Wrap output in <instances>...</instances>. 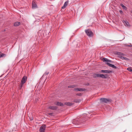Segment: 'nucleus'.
Segmentation results:
<instances>
[{
    "label": "nucleus",
    "mask_w": 132,
    "mask_h": 132,
    "mask_svg": "<svg viewBox=\"0 0 132 132\" xmlns=\"http://www.w3.org/2000/svg\"><path fill=\"white\" fill-rule=\"evenodd\" d=\"M101 74H95L94 75V77L96 78V77H101Z\"/></svg>",
    "instance_id": "nucleus-15"
},
{
    "label": "nucleus",
    "mask_w": 132,
    "mask_h": 132,
    "mask_svg": "<svg viewBox=\"0 0 132 132\" xmlns=\"http://www.w3.org/2000/svg\"><path fill=\"white\" fill-rule=\"evenodd\" d=\"M102 60L103 61V62H111V61L110 60H108V59H107L106 58H103V59H102Z\"/></svg>",
    "instance_id": "nucleus-12"
},
{
    "label": "nucleus",
    "mask_w": 132,
    "mask_h": 132,
    "mask_svg": "<svg viewBox=\"0 0 132 132\" xmlns=\"http://www.w3.org/2000/svg\"><path fill=\"white\" fill-rule=\"evenodd\" d=\"M85 31L87 35L89 37H92L93 36V33L90 29L85 30Z\"/></svg>",
    "instance_id": "nucleus-1"
},
{
    "label": "nucleus",
    "mask_w": 132,
    "mask_h": 132,
    "mask_svg": "<svg viewBox=\"0 0 132 132\" xmlns=\"http://www.w3.org/2000/svg\"><path fill=\"white\" fill-rule=\"evenodd\" d=\"M115 53L116 54H117L118 55H120V56H124L125 55L124 54H123V53H121L120 52H115Z\"/></svg>",
    "instance_id": "nucleus-10"
},
{
    "label": "nucleus",
    "mask_w": 132,
    "mask_h": 132,
    "mask_svg": "<svg viewBox=\"0 0 132 132\" xmlns=\"http://www.w3.org/2000/svg\"><path fill=\"white\" fill-rule=\"evenodd\" d=\"M27 78L26 76H24L22 78V80L21 81V82L22 84H24L26 81L27 80Z\"/></svg>",
    "instance_id": "nucleus-4"
},
{
    "label": "nucleus",
    "mask_w": 132,
    "mask_h": 132,
    "mask_svg": "<svg viewBox=\"0 0 132 132\" xmlns=\"http://www.w3.org/2000/svg\"><path fill=\"white\" fill-rule=\"evenodd\" d=\"M5 54L3 53H2L0 54V58L2 57L5 56Z\"/></svg>",
    "instance_id": "nucleus-23"
},
{
    "label": "nucleus",
    "mask_w": 132,
    "mask_h": 132,
    "mask_svg": "<svg viewBox=\"0 0 132 132\" xmlns=\"http://www.w3.org/2000/svg\"><path fill=\"white\" fill-rule=\"evenodd\" d=\"M65 105H66L68 106H71L73 105V104L72 103L69 102L65 103Z\"/></svg>",
    "instance_id": "nucleus-14"
},
{
    "label": "nucleus",
    "mask_w": 132,
    "mask_h": 132,
    "mask_svg": "<svg viewBox=\"0 0 132 132\" xmlns=\"http://www.w3.org/2000/svg\"><path fill=\"white\" fill-rule=\"evenodd\" d=\"M129 71L132 72V69H131V68H129L127 69Z\"/></svg>",
    "instance_id": "nucleus-22"
},
{
    "label": "nucleus",
    "mask_w": 132,
    "mask_h": 132,
    "mask_svg": "<svg viewBox=\"0 0 132 132\" xmlns=\"http://www.w3.org/2000/svg\"><path fill=\"white\" fill-rule=\"evenodd\" d=\"M112 71H111L107 70H102L100 72H101L107 73H110Z\"/></svg>",
    "instance_id": "nucleus-6"
},
{
    "label": "nucleus",
    "mask_w": 132,
    "mask_h": 132,
    "mask_svg": "<svg viewBox=\"0 0 132 132\" xmlns=\"http://www.w3.org/2000/svg\"><path fill=\"white\" fill-rule=\"evenodd\" d=\"M33 120V119H32H32H30V120Z\"/></svg>",
    "instance_id": "nucleus-29"
},
{
    "label": "nucleus",
    "mask_w": 132,
    "mask_h": 132,
    "mask_svg": "<svg viewBox=\"0 0 132 132\" xmlns=\"http://www.w3.org/2000/svg\"><path fill=\"white\" fill-rule=\"evenodd\" d=\"M37 6L36 3L34 2H33L32 3V8H36Z\"/></svg>",
    "instance_id": "nucleus-9"
},
{
    "label": "nucleus",
    "mask_w": 132,
    "mask_h": 132,
    "mask_svg": "<svg viewBox=\"0 0 132 132\" xmlns=\"http://www.w3.org/2000/svg\"><path fill=\"white\" fill-rule=\"evenodd\" d=\"M20 24V23L19 22H16L14 24V26H17L19 25Z\"/></svg>",
    "instance_id": "nucleus-16"
},
{
    "label": "nucleus",
    "mask_w": 132,
    "mask_h": 132,
    "mask_svg": "<svg viewBox=\"0 0 132 132\" xmlns=\"http://www.w3.org/2000/svg\"><path fill=\"white\" fill-rule=\"evenodd\" d=\"M46 127V126L45 125L43 124L40 127L39 129L40 132H45V130Z\"/></svg>",
    "instance_id": "nucleus-3"
},
{
    "label": "nucleus",
    "mask_w": 132,
    "mask_h": 132,
    "mask_svg": "<svg viewBox=\"0 0 132 132\" xmlns=\"http://www.w3.org/2000/svg\"><path fill=\"white\" fill-rule=\"evenodd\" d=\"M68 87L69 88H71V87H73V86H68Z\"/></svg>",
    "instance_id": "nucleus-28"
},
{
    "label": "nucleus",
    "mask_w": 132,
    "mask_h": 132,
    "mask_svg": "<svg viewBox=\"0 0 132 132\" xmlns=\"http://www.w3.org/2000/svg\"><path fill=\"white\" fill-rule=\"evenodd\" d=\"M75 89L76 91H83L85 90V89L82 88H77Z\"/></svg>",
    "instance_id": "nucleus-11"
},
{
    "label": "nucleus",
    "mask_w": 132,
    "mask_h": 132,
    "mask_svg": "<svg viewBox=\"0 0 132 132\" xmlns=\"http://www.w3.org/2000/svg\"><path fill=\"white\" fill-rule=\"evenodd\" d=\"M48 108L53 110H56L57 109V107L56 106H50L48 107Z\"/></svg>",
    "instance_id": "nucleus-8"
},
{
    "label": "nucleus",
    "mask_w": 132,
    "mask_h": 132,
    "mask_svg": "<svg viewBox=\"0 0 132 132\" xmlns=\"http://www.w3.org/2000/svg\"><path fill=\"white\" fill-rule=\"evenodd\" d=\"M56 105H60L61 106H62L63 105V104L62 103L59 102H57Z\"/></svg>",
    "instance_id": "nucleus-18"
},
{
    "label": "nucleus",
    "mask_w": 132,
    "mask_h": 132,
    "mask_svg": "<svg viewBox=\"0 0 132 132\" xmlns=\"http://www.w3.org/2000/svg\"><path fill=\"white\" fill-rule=\"evenodd\" d=\"M101 77L103 78H107V77L103 74H101Z\"/></svg>",
    "instance_id": "nucleus-21"
},
{
    "label": "nucleus",
    "mask_w": 132,
    "mask_h": 132,
    "mask_svg": "<svg viewBox=\"0 0 132 132\" xmlns=\"http://www.w3.org/2000/svg\"><path fill=\"white\" fill-rule=\"evenodd\" d=\"M81 101V100L80 99H75L74 101V102L76 103H79Z\"/></svg>",
    "instance_id": "nucleus-17"
},
{
    "label": "nucleus",
    "mask_w": 132,
    "mask_h": 132,
    "mask_svg": "<svg viewBox=\"0 0 132 132\" xmlns=\"http://www.w3.org/2000/svg\"><path fill=\"white\" fill-rule=\"evenodd\" d=\"M119 12H120V13H121V14L122 13H123L122 11H121V10H120V11H119Z\"/></svg>",
    "instance_id": "nucleus-27"
},
{
    "label": "nucleus",
    "mask_w": 132,
    "mask_h": 132,
    "mask_svg": "<svg viewBox=\"0 0 132 132\" xmlns=\"http://www.w3.org/2000/svg\"><path fill=\"white\" fill-rule=\"evenodd\" d=\"M1 53V52H0V53Z\"/></svg>",
    "instance_id": "nucleus-33"
},
{
    "label": "nucleus",
    "mask_w": 132,
    "mask_h": 132,
    "mask_svg": "<svg viewBox=\"0 0 132 132\" xmlns=\"http://www.w3.org/2000/svg\"><path fill=\"white\" fill-rule=\"evenodd\" d=\"M128 46H132H132L128 45Z\"/></svg>",
    "instance_id": "nucleus-30"
},
{
    "label": "nucleus",
    "mask_w": 132,
    "mask_h": 132,
    "mask_svg": "<svg viewBox=\"0 0 132 132\" xmlns=\"http://www.w3.org/2000/svg\"><path fill=\"white\" fill-rule=\"evenodd\" d=\"M68 3V1L65 2L63 6L62 7V9H65L66 6L67 5Z\"/></svg>",
    "instance_id": "nucleus-13"
},
{
    "label": "nucleus",
    "mask_w": 132,
    "mask_h": 132,
    "mask_svg": "<svg viewBox=\"0 0 132 132\" xmlns=\"http://www.w3.org/2000/svg\"><path fill=\"white\" fill-rule=\"evenodd\" d=\"M122 22L126 26L128 27H129L130 26L129 24L128 21L123 20L122 21Z\"/></svg>",
    "instance_id": "nucleus-5"
},
{
    "label": "nucleus",
    "mask_w": 132,
    "mask_h": 132,
    "mask_svg": "<svg viewBox=\"0 0 132 132\" xmlns=\"http://www.w3.org/2000/svg\"><path fill=\"white\" fill-rule=\"evenodd\" d=\"M120 5L122 7L123 9L126 10L127 9V8L123 4H121Z\"/></svg>",
    "instance_id": "nucleus-19"
},
{
    "label": "nucleus",
    "mask_w": 132,
    "mask_h": 132,
    "mask_svg": "<svg viewBox=\"0 0 132 132\" xmlns=\"http://www.w3.org/2000/svg\"><path fill=\"white\" fill-rule=\"evenodd\" d=\"M85 121H83V122H84L86 120H84Z\"/></svg>",
    "instance_id": "nucleus-31"
},
{
    "label": "nucleus",
    "mask_w": 132,
    "mask_h": 132,
    "mask_svg": "<svg viewBox=\"0 0 132 132\" xmlns=\"http://www.w3.org/2000/svg\"><path fill=\"white\" fill-rule=\"evenodd\" d=\"M120 58L121 59H124L126 60H128V59L127 58L123 56H120Z\"/></svg>",
    "instance_id": "nucleus-20"
},
{
    "label": "nucleus",
    "mask_w": 132,
    "mask_h": 132,
    "mask_svg": "<svg viewBox=\"0 0 132 132\" xmlns=\"http://www.w3.org/2000/svg\"><path fill=\"white\" fill-rule=\"evenodd\" d=\"M23 84H22V83L21 82L20 84V89H21L22 88L23 85Z\"/></svg>",
    "instance_id": "nucleus-24"
},
{
    "label": "nucleus",
    "mask_w": 132,
    "mask_h": 132,
    "mask_svg": "<svg viewBox=\"0 0 132 132\" xmlns=\"http://www.w3.org/2000/svg\"><path fill=\"white\" fill-rule=\"evenodd\" d=\"M106 64L108 66L115 69H116L117 68V67L115 66L114 65L110 64L108 62H106Z\"/></svg>",
    "instance_id": "nucleus-7"
},
{
    "label": "nucleus",
    "mask_w": 132,
    "mask_h": 132,
    "mask_svg": "<svg viewBox=\"0 0 132 132\" xmlns=\"http://www.w3.org/2000/svg\"><path fill=\"white\" fill-rule=\"evenodd\" d=\"M76 95L79 96H81V94L80 93V94H76Z\"/></svg>",
    "instance_id": "nucleus-25"
},
{
    "label": "nucleus",
    "mask_w": 132,
    "mask_h": 132,
    "mask_svg": "<svg viewBox=\"0 0 132 132\" xmlns=\"http://www.w3.org/2000/svg\"><path fill=\"white\" fill-rule=\"evenodd\" d=\"M100 101L101 102H104L106 103L108 102L111 101V99L109 98H102L100 99Z\"/></svg>",
    "instance_id": "nucleus-2"
},
{
    "label": "nucleus",
    "mask_w": 132,
    "mask_h": 132,
    "mask_svg": "<svg viewBox=\"0 0 132 132\" xmlns=\"http://www.w3.org/2000/svg\"><path fill=\"white\" fill-rule=\"evenodd\" d=\"M81 123H82V121H81V122H80V120H79V123H78V124H81Z\"/></svg>",
    "instance_id": "nucleus-26"
},
{
    "label": "nucleus",
    "mask_w": 132,
    "mask_h": 132,
    "mask_svg": "<svg viewBox=\"0 0 132 132\" xmlns=\"http://www.w3.org/2000/svg\"><path fill=\"white\" fill-rule=\"evenodd\" d=\"M131 13H132V11H131Z\"/></svg>",
    "instance_id": "nucleus-32"
}]
</instances>
